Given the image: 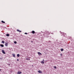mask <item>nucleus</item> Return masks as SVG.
Instances as JSON below:
<instances>
[{"instance_id": "1", "label": "nucleus", "mask_w": 74, "mask_h": 74, "mask_svg": "<svg viewBox=\"0 0 74 74\" xmlns=\"http://www.w3.org/2000/svg\"><path fill=\"white\" fill-rule=\"evenodd\" d=\"M2 52L3 53V54H5V51H4V50H2Z\"/></svg>"}, {"instance_id": "2", "label": "nucleus", "mask_w": 74, "mask_h": 74, "mask_svg": "<svg viewBox=\"0 0 74 74\" xmlns=\"http://www.w3.org/2000/svg\"><path fill=\"white\" fill-rule=\"evenodd\" d=\"M38 55H40V56H41V55H42V54H41V53H40L38 52Z\"/></svg>"}, {"instance_id": "3", "label": "nucleus", "mask_w": 74, "mask_h": 74, "mask_svg": "<svg viewBox=\"0 0 74 74\" xmlns=\"http://www.w3.org/2000/svg\"><path fill=\"white\" fill-rule=\"evenodd\" d=\"M8 43H5V46H6V47H7V46H8Z\"/></svg>"}, {"instance_id": "4", "label": "nucleus", "mask_w": 74, "mask_h": 74, "mask_svg": "<svg viewBox=\"0 0 74 74\" xmlns=\"http://www.w3.org/2000/svg\"><path fill=\"white\" fill-rule=\"evenodd\" d=\"M0 46H1V47H4V45L3 44H0Z\"/></svg>"}, {"instance_id": "5", "label": "nucleus", "mask_w": 74, "mask_h": 74, "mask_svg": "<svg viewBox=\"0 0 74 74\" xmlns=\"http://www.w3.org/2000/svg\"><path fill=\"white\" fill-rule=\"evenodd\" d=\"M22 73V72L20 71H18L17 73L18 74H20Z\"/></svg>"}, {"instance_id": "6", "label": "nucleus", "mask_w": 74, "mask_h": 74, "mask_svg": "<svg viewBox=\"0 0 74 74\" xmlns=\"http://www.w3.org/2000/svg\"><path fill=\"white\" fill-rule=\"evenodd\" d=\"M32 33L33 34H35V32L34 31H32Z\"/></svg>"}, {"instance_id": "7", "label": "nucleus", "mask_w": 74, "mask_h": 74, "mask_svg": "<svg viewBox=\"0 0 74 74\" xmlns=\"http://www.w3.org/2000/svg\"><path fill=\"white\" fill-rule=\"evenodd\" d=\"M12 55L13 56V57H14V58H15V55L14 54H12Z\"/></svg>"}, {"instance_id": "8", "label": "nucleus", "mask_w": 74, "mask_h": 74, "mask_svg": "<svg viewBox=\"0 0 74 74\" xmlns=\"http://www.w3.org/2000/svg\"><path fill=\"white\" fill-rule=\"evenodd\" d=\"M38 72L39 73H42L41 71H38Z\"/></svg>"}, {"instance_id": "9", "label": "nucleus", "mask_w": 74, "mask_h": 74, "mask_svg": "<svg viewBox=\"0 0 74 74\" xmlns=\"http://www.w3.org/2000/svg\"><path fill=\"white\" fill-rule=\"evenodd\" d=\"M17 32H21V31H20V30H19V29H17Z\"/></svg>"}, {"instance_id": "10", "label": "nucleus", "mask_w": 74, "mask_h": 74, "mask_svg": "<svg viewBox=\"0 0 74 74\" xmlns=\"http://www.w3.org/2000/svg\"><path fill=\"white\" fill-rule=\"evenodd\" d=\"M6 36H7V37H9L10 36V35H9V34H7L6 35Z\"/></svg>"}, {"instance_id": "11", "label": "nucleus", "mask_w": 74, "mask_h": 74, "mask_svg": "<svg viewBox=\"0 0 74 74\" xmlns=\"http://www.w3.org/2000/svg\"><path fill=\"white\" fill-rule=\"evenodd\" d=\"M61 51L62 52V51H64V49H61Z\"/></svg>"}, {"instance_id": "12", "label": "nucleus", "mask_w": 74, "mask_h": 74, "mask_svg": "<svg viewBox=\"0 0 74 74\" xmlns=\"http://www.w3.org/2000/svg\"><path fill=\"white\" fill-rule=\"evenodd\" d=\"M2 23H5V22L3 21H1Z\"/></svg>"}, {"instance_id": "13", "label": "nucleus", "mask_w": 74, "mask_h": 74, "mask_svg": "<svg viewBox=\"0 0 74 74\" xmlns=\"http://www.w3.org/2000/svg\"><path fill=\"white\" fill-rule=\"evenodd\" d=\"M41 63H42V64H44V62L43 61H42L41 62Z\"/></svg>"}, {"instance_id": "14", "label": "nucleus", "mask_w": 74, "mask_h": 74, "mask_svg": "<svg viewBox=\"0 0 74 74\" xmlns=\"http://www.w3.org/2000/svg\"><path fill=\"white\" fill-rule=\"evenodd\" d=\"M17 57H19V54H18L17 55Z\"/></svg>"}, {"instance_id": "15", "label": "nucleus", "mask_w": 74, "mask_h": 74, "mask_svg": "<svg viewBox=\"0 0 74 74\" xmlns=\"http://www.w3.org/2000/svg\"><path fill=\"white\" fill-rule=\"evenodd\" d=\"M2 43H3V44L4 43V42H4V41L3 40L2 42H1Z\"/></svg>"}, {"instance_id": "16", "label": "nucleus", "mask_w": 74, "mask_h": 74, "mask_svg": "<svg viewBox=\"0 0 74 74\" xmlns=\"http://www.w3.org/2000/svg\"><path fill=\"white\" fill-rule=\"evenodd\" d=\"M14 44H16L17 43V42L16 41H14Z\"/></svg>"}, {"instance_id": "17", "label": "nucleus", "mask_w": 74, "mask_h": 74, "mask_svg": "<svg viewBox=\"0 0 74 74\" xmlns=\"http://www.w3.org/2000/svg\"><path fill=\"white\" fill-rule=\"evenodd\" d=\"M54 69H56V66H54Z\"/></svg>"}, {"instance_id": "18", "label": "nucleus", "mask_w": 74, "mask_h": 74, "mask_svg": "<svg viewBox=\"0 0 74 74\" xmlns=\"http://www.w3.org/2000/svg\"><path fill=\"white\" fill-rule=\"evenodd\" d=\"M27 60H30V59L29 58H28L27 59Z\"/></svg>"}, {"instance_id": "19", "label": "nucleus", "mask_w": 74, "mask_h": 74, "mask_svg": "<svg viewBox=\"0 0 74 74\" xmlns=\"http://www.w3.org/2000/svg\"><path fill=\"white\" fill-rule=\"evenodd\" d=\"M25 34H27V33H25Z\"/></svg>"}, {"instance_id": "20", "label": "nucleus", "mask_w": 74, "mask_h": 74, "mask_svg": "<svg viewBox=\"0 0 74 74\" xmlns=\"http://www.w3.org/2000/svg\"><path fill=\"white\" fill-rule=\"evenodd\" d=\"M17 61H19V59H17Z\"/></svg>"}, {"instance_id": "21", "label": "nucleus", "mask_w": 74, "mask_h": 74, "mask_svg": "<svg viewBox=\"0 0 74 74\" xmlns=\"http://www.w3.org/2000/svg\"><path fill=\"white\" fill-rule=\"evenodd\" d=\"M60 55H61V56H62V54H60Z\"/></svg>"}, {"instance_id": "22", "label": "nucleus", "mask_w": 74, "mask_h": 74, "mask_svg": "<svg viewBox=\"0 0 74 74\" xmlns=\"http://www.w3.org/2000/svg\"><path fill=\"white\" fill-rule=\"evenodd\" d=\"M43 61H44V60H43Z\"/></svg>"}, {"instance_id": "23", "label": "nucleus", "mask_w": 74, "mask_h": 74, "mask_svg": "<svg viewBox=\"0 0 74 74\" xmlns=\"http://www.w3.org/2000/svg\"><path fill=\"white\" fill-rule=\"evenodd\" d=\"M1 71V69H0V71Z\"/></svg>"}, {"instance_id": "24", "label": "nucleus", "mask_w": 74, "mask_h": 74, "mask_svg": "<svg viewBox=\"0 0 74 74\" xmlns=\"http://www.w3.org/2000/svg\"><path fill=\"white\" fill-rule=\"evenodd\" d=\"M33 65H32V67H33Z\"/></svg>"}, {"instance_id": "25", "label": "nucleus", "mask_w": 74, "mask_h": 74, "mask_svg": "<svg viewBox=\"0 0 74 74\" xmlns=\"http://www.w3.org/2000/svg\"><path fill=\"white\" fill-rule=\"evenodd\" d=\"M50 41H49V42H50Z\"/></svg>"}, {"instance_id": "26", "label": "nucleus", "mask_w": 74, "mask_h": 74, "mask_svg": "<svg viewBox=\"0 0 74 74\" xmlns=\"http://www.w3.org/2000/svg\"><path fill=\"white\" fill-rule=\"evenodd\" d=\"M32 42H33V41H32Z\"/></svg>"}]
</instances>
